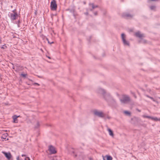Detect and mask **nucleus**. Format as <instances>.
<instances>
[{"label":"nucleus","instance_id":"1","mask_svg":"<svg viewBox=\"0 0 160 160\" xmlns=\"http://www.w3.org/2000/svg\"><path fill=\"white\" fill-rule=\"evenodd\" d=\"M104 98L109 104H110L111 102H115L114 100L112 98L111 96L108 94H105L104 95Z\"/></svg>","mask_w":160,"mask_h":160},{"label":"nucleus","instance_id":"33","mask_svg":"<svg viewBox=\"0 0 160 160\" xmlns=\"http://www.w3.org/2000/svg\"><path fill=\"white\" fill-rule=\"evenodd\" d=\"M146 97H148L150 98L151 97H150L148 95H146Z\"/></svg>","mask_w":160,"mask_h":160},{"label":"nucleus","instance_id":"16","mask_svg":"<svg viewBox=\"0 0 160 160\" xmlns=\"http://www.w3.org/2000/svg\"><path fill=\"white\" fill-rule=\"evenodd\" d=\"M7 133H6L4 134H3L1 138L3 139H6V137L7 136Z\"/></svg>","mask_w":160,"mask_h":160},{"label":"nucleus","instance_id":"3","mask_svg":"<svg viewBox=\"0 0 160 160\" xmlns=\"http://www.w3.org/2000/svg\"><path fill=\"white\" fill-rule=\"evenodd\" d=\"M120 100L122 103L125 104L129 102L130 100V99L129 97L125 96H123L122 98L120 99Z\"/></svg>","mask_w":160,"mask_h":160},{"label":"nucleus","instance_id":"35","mask_svg":"<svg viewBox=\"0 0 160 160\" xmlns=\"http://www.w3.org/2000/svg\"><path fill=\"white\" fill-rule=\"evenodd\" d=\"M17 160H19V157H18V158H17Z\"/></svg>","mask_w":160,"mask_h":160},{"label":"nucleus","instance_id":"29","mask_svg":"<svg viewBox=\"0 0 160 160\" xmlns=\"http://www.w3.org/2000/svg\"><path fill=\"white\" fill-rule=\"evenodd\" d=\"M46 40L48 41V43H50V42L49 41V40L48 38H46Z\"/></svg>","mask_w":160,"mask_h":160},{"label":"nucleus","instance_id":"18","mask_svg":"<svg viewBox=\"0 0 160 160\" xmlns=\"http://www.w3.org/2000/svg\"><path fill=\"white\" fill-rule=\"evenodd\" d=\"M151 119L152 120H153L156 121H158L159 120V119L157 117L154 118L152 117H151Z\"/></svg>","mask_w":160,"mask_h":160},{"label":"nucleus","instance_id":"27","mask_svg":"<svg viewBox=\"0 0 160 160\" xmlns=\"http://www.w3.org/2000/svg\"><path fill=\"white\" fill-rule=\"evenodd\" d=\"M38 77L39 78H43V77L42 76H38Z\"/></svg>","mask_w":160,"mask_h":160},{"label":"nucleus","instance_id":"38","mask_svg":"<svg viewBox=\"0 0 160 160\" xmlns=\"http://www.w3.org/2000/svg\"><path fill=\"white\" fill-rule=\"evenodd\" d=\"M138 111H139V112H140L141 111H140V110H138Z\"/></svg>","mask_w":160,"mask_h":160},{"label":"nucleus","instance_id":"39","mask_svg":"<svg viewBox=\"0 0 160 160\" xmlns=\"http://www.w3.org/2000/svg\"><path fill=\"white\" fill-rule=\"evenodd\" d=\"M1 43V40H0V44Z\"/></svg>","mask_w":160,"mask_h":160},{"label":"nucleus","instance_id":"17","mask_svg":"<svg viewBox=\"0 0 160 160\" xmlns=\"http://www.w3.org/2000/svg\"><path fill=\"white\" fill-rule=\"evenodd\" d=\"M106 157L107 158V160H112V158L110 156L106 155Z\"/></svg>","mask_w":160,"mask_h":160},{"label":"nucleus","instance_id":"15","mask_svg":"<svg viewBox=\"0 0 160 160\" xmlns=\"http://www.w3.org/2000/svg\"><path fill=\"white\" fill-rule=\"evenodd\" d=\"M89 6H92V9H91L90 10L92 11V9H94L95 8H97L98 7V6H94L93 3L89 4Z\"/></svg>","mask_w":160,"mask_h":160},{"label":"nucleus","instance_id":"12","mask_svg":"<svg viewBox=\"0 0 160 160\" xmlns=\"http://www.w3.org/2000/svg\"><path fill=\"white\" fill-rule=\"evenodd\" d=\"M97 92L98 93L102 94H104L105 93V91L104 90L101 88L98 89Z\"/></svg>","mask_w":160,"mask_h":160},{"label":"nucleus","instance_id":"28","mask_svg":"<svg viewBox=\"0 0 160 160\" xmlns=\"http://www.w3.org/2000/svg\"><path fill=\"white\" fill-rule=\"evenodd\" d=\"M54 43V42H50V43H48L50 44H51L52 43Z\"/></svg>","mask_w":160,"mask_h":160},{"label":"nucleus","instance_id":"10","mask_svg":"<svg viewBox=\"0 0 160 160\" xmlns=\"http://www.w3.org/2000/svg\"><path fill=\"white\" fill-rule=\"evenodd\" d=\"M122 17H123L127 18H131L132 17V16L128 13H124L122 15Z\"/></svg>","mask_w":160,"mask_h":160},{"label":"nucleus","instance_id":"21","mask_svg":"<svg viewBox=\"0 0 160 160\" xmlns=\"http://www.w3.org/2000/svg\"><path fill=\"white\" fill-rule=\"evenodd\" d=\"M151 10H154L155 8V7L154 6H152L150 7Z\"/></svg>","mask_w":160,"mask_h":160},{"label":"nucleus","instance_id":"9","mask_svg":"<svg viewBox=\"0 0 160 160\" xmlns=\"http://www.w3.org/2000/svg\"><path fill=\"white\" fill-rule=\"evenodd\" d=\"M135 35L136 37H139L140 38L144 37V34H141V32L139 31L136 32L135 33Z\"/></svg>","mask_w":160,"mask_h":160},{"label":"nucleus","instance_id":"6","mask_svg":"<svg viewBox=\"0 0 160 160\" xmlns=\"http://www.w3.org/2000/svg\"><path fill=\"white\" fill-rule=\"evenodd\" d=\"M94 115L99 117L102 118L104 116L103 113L101 111H99L97 110H95L94 112Z\"/></svg>","mask_w":160,"mask_h":160},{"label":"nucleus","instance_id":"32","mask_svg":"<svg viewBox=\"0 0 160 160\" xmlns=\"http://www.w3.org/2000/svg\"><path fill=\"white\" fill-rule=\"evenodd\" d=\"M146 97H148L150 98L151 97H150L148 95H146Z\"/></svg>","mask_w":160,"mask_h":160},{"label":"nucleus","instance_id":"7","mask_svg":"<svg viewBox=\"0 0 160 160\" xmlns=\"http://www.w3.org/2000/svg\"><path fill=\"white\" fill-rule=\"evenodd\" d=\"M49 150L52 154H55L56 152L55 148L52 146H49Z\"/></svg>","mask_w":160,"mask_h":160},{"label":"nucleus","instance_id":"13","mask_svg":"<svg viewBox=\"0 0 160 160\" xmlns=\"http://www.w3.org/2000/svg\"><path fill=\"white\" fill-rule=\"evenodd\" d=\"M34 126L35 128H38L40 126V123L38 121H36L35 123Z\"/></svg>","mask_w":160,"mask_h":160},{"label":"nucleus","instance_id":"14","mask_svg":"<svg viewBox=\"0 0 160 160\" xmlns=\"http://www.w3.org/2000/svg\"><path fill=\"white\" fill-rule=\"evenodd\" d=\"M108 131L109 135L112 137H113L114 136V134L113 133V132L112 131V130L110 128H108Z\"/></svg>","mask_w":160,"mask_h":160},{"label":"nucleus","instance_id":"20","mask_svg":"<svg viewBox=\"0 0 160 160\" xmlns=\"http://www.w3.org/2000/svg\"><path fill=\"white\" fill-rule=\"evenodd\" d=\"M53 160H61V159L60 158L58 157L57 158H54L53 159Z\"/></svg>","mask_w":160,"mask_h":160},{"label":"nucleus","instance_id":"5","mask_svg":"<svg viewBox=\"0 0 160 160\" xmlns=\"http://www.w3.org/2000/svg\"><path fill=\"white\" fill-rule=\"evenodd\" d=\"M121 38L124 45L129 46V42L128 41L126 40L125 35L124 33L122 34Z\"/></svg>","mask_w":160,"mask_h":160},{"label":"nucleus","instance_id":"19","mask_svg":"<svg viewBox=\"0 0 160 160\" xmlns=\"http://www.w3.org/2000/svg\"><path fill=\"white\" fill-rule=\"evenodd\" d=\"M142 117L143 118H148L151 119V117H151L150 116H146V115H143Z\"/></svg>","mask_w":160,"mask_h":160},{"label":"nucleus","instance_id":"34","mask_svg":"<svg viewBox=\"0 0 160 160\" xmlns=\"http://www.w3.org/2000/svg\"><path fill=\"white\" fill-rule=\"evenodd\" d=\"M1 48L2 49H4L5 47H4L2 46V47H1Z\"/></svg>","mask_w":160,"mask_h":160},{"label":"nucleus","instance_id":"25","mask_svg":"<svg viewBox=\"0 0 160 160\" xmlns=\"http://www.w3.org/2000/svg\"><path fill=\"white\" fill-rule=\"evenodd\" d=\"M33 85H37L38 86H39L40 85V84H38V83H34L33 84Z\"/></svg>","mask_w":160,"mask_h":160},{"label":"nucleus","instance_id":"37","mask_svg":"<svg viewBox=\"0 0 160 160\" xmlns=\"http://www.w3.org/2000/svg\"><path fill=\"white\" fill-rule=\"evenodd\" d=\"M103 160H105V159L104 158V157H103Z\"/></svg>","mask_w":160,"mask_h":160},{"label":"nucleus","instance_id":"24","mask_svg":"<svg viewBox=\"0 0 160 160\" xmlns=\"http://www.w3.org/2000/svg\"><path fill=\"white\" fill-rule=\"evenodd\" d=\"M25 160H30V158L28 157H26Z\"/></svg>","mask_w":160,"mask_h":160},{"label":"nucleus","instance_id":"2","mask_svg":"<svg viewBox=\"0 0 160 160\" xmlns=\"http://www.w3.org/2000/svg\"><path fill=\"white\" fill-rule=\"evenodd\" d=\"M12 13H11L10 14V18L12 20H14L16 19L18 17V14L16 12V9L12 11Z\"/></svg>","mask_w":160,"mask_h":160},{"label":"nucleus","instance_id":"30","mask_svg":"<svg viewBox=\"0 0 160 160\" xmlns=\"http://www.w3.org/2000/svg\"><path fill=\"white\" fill-rule=\"evenodd\" d=\"M94 14H95V15H97V12H96L94 13Z\"/></svg>","mask_w":160,"mask_h":160},{"label":"nucleus","instance_id":"23","mask_svg":"<svg viewBox=\"0 0 160 160\" xmlns=\"http://www.w3.org/2000/svg\"><path fill=\"white\" fill-rule=\"evenodd\" d=\"M21 75L23 77H25L27 76L26 74H21Z\"/></svg>","mask_w":160,"mask_h":160},{"label":"nucleus","instance_id":"22","mask_svg":"<svg viewBox=\"0 0 160 160\" xmlns=\"http://www.w3.org/2000/svg\"><path fill=\"white\" fill-rule=\"evenodd\" d=\"M124 113H125L128 115H130V113L129 112L127 111H125L124 112Z\"/></svg>","mask_w":160,"mask_h":160},{"label":"nucleus","instance_id":"8","mask_svg":"<svg viewBox=\"0 0 160 160\" xmlns=\"http://www.w3.org/2000/svg\"><path fill=\"white\" fill-rule=\"evenodd\" d=\"M2 153L5 155L8 159H9L11 158V155L10 152L7 153L4 151H2Z\"/></svg>","mask_w":160,"mask_h":160},{"label":"nucleus","instance_id":"11","mask_svg":"<svg viewBox=\"0 0 160 160\" xmlns=\"http://www.w3.org/2000/svg\"><path fill=\"white\" fill-rule=\"evenodd\" d=\"M20 117V116H17L16 115H14L12 117V118L13 120V122L14 123H17L18 122V118Z\"/></svg>","mask_w":160,"mask_h":160},{"label":"nucleus","instance_id":"26","mask_svg":"<svg viewBox=\"0 0 160 160\" xmlns=\"http://www.w3.org/2000/svg\"><path fill=\"white\" fill-rule=\"evenodd\" d=\"M150 98L153 101H154V102L155 101V100H154V99L152 97H151Z\"/></svg>","mask_w":160,"mask_h":160},{"label":"nucleus","instance_id":"36","mask_svg":"<svg viewBox=\"0 0 160 160\" xmlns=\"http://www.w3.org/2000/svg\"><path fill=\"white\" fill-rule=\"evenodd\" d=\"M48 57V58L49 59L51 58L49 57Z\"/></svg>","mask_w":160,"mask_h":160},{"label":"nucleus","instance_id":"31","mask_svg":"<svg viewBox=\"0 0 160 160\" xmlns=\"http://www.w3.org/2000/svg\"><path fill=\"white\" fill-rule=\"evenodd\" d=\"M22 157H25V156H26V155L25 154H22Z\"/></svg>","mask_w":160,"mask_h":160},{"label":"nucleus","instance_id":"4","mask_svg":"<svg viewBox=\"0 0 160 160\" xmlns=\"http://www.w3.org/2000/svg\"><path fill=\"white\" fill-rule=\"evenodd\" d=\"M51 9L52 10H56L57 8V5L55 0H53L51 3Z\"/></svg>","mask_w":160,"mask_h":160}]
</instances>
